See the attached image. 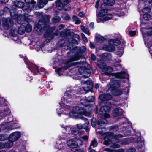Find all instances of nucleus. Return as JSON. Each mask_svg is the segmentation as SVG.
<instances>
[{
  "label": "nucleus",
  "instance_id": "37",
  "mask_svg": "<svg viewBox=\"0 0 152 152\" xmlns=\"http://www.w3.org/2000/svg\"><path fill=\"white\" fill-rule=\"evenodd\" d=\"M123 53V48L122 47L121 48H120V49H118L116 55H117L119 57H120L122 56Z\"/></svg>",
  "mask_w": 152,
  "mask_h": 152
},
{
  "label": "nucleus",
  "instance_id": "41",
  "mask_svg": "<svg viewBox=\"0 0 152 152\" xmlns=\"http://www.w3.org/2000/svg\"><path fill=\"white\" fill-rule=\"evenodd\" d=\"M61 18L59 17L56 16L53 18L52 21L53 23H55L59 22Z\"/></svg>",
  "mask_w": 152,
  "mask_h": 152
},
{
  "label": "nucleus",
  "instance_id": "10",
  "mask_svg": "<svg viewBox=\"0 0 152 152\" xmlns=\"http://www.w3.org/2000/svg\"><path fill=\"white\" fill-rule=\"evenodd\" d=\"M82 141L80 139L75 138L68 140L66 142L67 145L72 150L74 151L76 148L82 144Z\"/></svg>",
  "mask_w": 152,
  "mask_h": 152
},
{
  "label": "nucleus",
  "instance_id": "2",
  "mask_svg": "<svg viewBox=\"0 0 152 152\" xmlns=\"http://www.w3.org/2000/svg\"><path fill=\"white\" fill-rule=\"evenodd\" d=\"M104 137V144L106 145H108L112 143V141H115L116 143L113 142L111 147L113 148H118L120 147L119 144L120 140L119 138L123 137V136L118 134L113 136V133L112 132H107L104 133L103 135Z\"/></svg>",
  "mask_w": 152,
  "mask_h": 152
},
{
  "label": "nucleus",
  "instance_id": "48",
  "mask_svg": "<svg viewBox=\"0 0 152 152\" xmlns=\"http://www.w3.org/2000/svg\"><path fill=\"white\" fill-rule=\"evenodd\" d=\"M108 49H110L111 50L110 51H107L109 52L113 51L115 50V47L111 45H108Z\"/></svg>",
  "mask_w": 152,
  "mask_h": 152
},
{
  "label": "nucleus",
  "instance_id": "1",
  "mask_svg": "<svg viewBox=\"0 0 152 152\" xmlns=\"http://www.w3.org/2000/svg\"><path fill=\"white\" fill-rule=\"evenodd\" d=\"M91 112H87L86 110L83 109L79 107H74L72 108V111L69 113V116L72 118H76L81 119L84 121L85 122L84 127L82 124H79L77 125V129H85L89 125V122L88 120L83 117H82L81 115H83L85 116H88L91 114Z\"/></svg>",
  "mask_w": 152,
  "mask_h": 152
},
{
  "label": "nucleus",
  "instance_id": "53",
  "mask_svg": "<svg viewBox=\"0 0 152 152\" xmlns=\"http://www.w3.org/2000/svg\"><path fill=\"white\" fill-rule=\"evenodd\" d=\"M95 119L94 118H93L91 120V124L92 126L93 127H94L95 126Z\"/></svg>",
  "mask_w": 152,
  "mask_h": 152
},
{
  "label": "nucleus",
  "instance_id": "61",
  "mask_svg": "<svg viewBox=\"0 0 152 152\" xmlns=\"http://www.w3.org/2000/svg\"><path fill=\"white\" fill-rule=\"evenodd\" d=\"M12 39H13V40H14V41H15V40H17L18 39V37L16 36H12Z\"/></svg>",
  "mask_w": 152,
  "mask_h": 152
},
{
  "label": "nucleus",
  "instance_id": "51",
  "mask_svg": "<svg viewBox=\"0 0 152 152\" xmlns=\"http://www.w3.org/2000/svg\"><path fill=\"white\" fill-rule=\"evenodd\" d=\"M81 35L82 38L83 39V41L85 42H88V40L87 39V38L85 35L83 34L82 33L81 34Z\"/></svg>",
  "mask_w": 152,
  "mask_h": 152
},
{
  "label": "nucleus",
  "instance_id": "35",
  "mask_svg": "<svg viewBox=\"0 0 152 152\" xmlns=\"http://www.w3.org/2000/svg\"><path fill=\"white\" fill-rule=\"evenodd\" d=\"M81 28L82 31L88 35H90V33L89 32L88 29L86 27L83 26H81Z\"/></svg>",
  "mask_w": 152,
  "mask_h": 152
},
{
  "label": "nucleus",
  "instance_id": "18",
  "mask_svg": "<svg viewBox=\"0 0 152 152\" xmlns=\"http://www.w3.org/2000/svg\"><path fill=\"white\" fill-rule=\"evenodd\" d=\"M94 98L93 96H90L87 98H85L81 99L80 100V103L81 104L85 106L86 108H84L82 107H80V108L86 110V111L88 107L87 106V104H86V103L88 102H92L94 101Z\"/></svg>",
  "mask_w": 152,
  "mask_h": 152
},
{
  "label": "nucleus",
  "instance_id": "57",
  "mask_svg": "<svg viewBox=\"0 0 152 152\" xmlns=\"http://www.w3.org/2000/svg\"><path fill=\"white\" fill-rule=\"evenodd\" d=\"M5 148L4 143L3 142H0V149Z\"/></svg>",
  "mask_w": 152,
  "mask_h": 152
},
{
  "label": "nucleus",
  "instance_id": "55",
  "mask_svg": "<svg viewBox=\"0 0 152 152\" xmlns=\"http://www.w3.org/2000/svg\"><path fill=\"white\" fill-rule=\"evenodd\" d=\"M130 35L132 36H134L136 35V32L135 31H131L129 32Z\"/></svg>",
  "mask_w": 152,
  "mask_h": 152
},
{
  "label": "nucleus",
  "instance_id": "12",
  "mask_svg": "<svg viewBox=\"0 0 152 152\" xmlns=\"http://www.w3.org/2000/svg\"><path fill=\"white\" fill-rule=\"evenodd\" d=\"M70 2V0H59L56 2V6L59 10H61L64 9L65 10H70V8L68 7L66 8L65 6L68 4Z\"/></svg>",
  "mask_w": 152,
  "mask_h": 152
},
{
  "label": "nucleus",
  "instance_id": "24",
  "mask_svg": "<svg viewBox=\"0 0 152 152\" xmlns=\"http://www.w3.org/2000/svg\"><path fill=\"white\" fill-rule=\"evenodd\" d=\"M111 94L115 96L121 95L123 94V92L122 90L116 89V88L111 90Z\"/></svg>",
  "mask_w": 152,
  "mask_h": 152
},
{
  "label": "nucleus",
  "instance_id": "62",
  "mask_svg": "<svg viewBox=\"0 0 152 152\" xmlns=\"http://www.w3.org/2000/svg\"><path fill=\"white\" fill-rule=\"evenodd\" d=\"M64 16H65V17L64 18V19L65 20H68L70 18V17L68 15H66Z\"/></svg>",
  "mask_w": 152,
  "mask_h": 152
},
{
  "label": "nucleus",
  "instance_id": "45",
  "mask_svg": "<svg viewBox=\"0 0 152 152\" xmlns=\"http://www.w3.org/2000/svg\"><path fill=\"white\" fill-rule=\"evenodd\" d=\"M67 39H66L65 40H62L59 43L60 45L61 46H66V42H67Z\"/></svg>",
  "mask_w": 152,
  "mask_h": 152
},
{
  "label": "nucleus",
  "instance_id": "26",
  "mask_svg": "<svg viewBox=\"0 0 152 152\" xmlns=\"http://www.w3.org/2000/svg\"><path fill=\"white\" fill-rule=\"evenodd\" d=\"M10 113V111L8 108H7L5 110L3 111L0 112V119H2L5 115H9Z\"/></svg>",
  "mask_w": 152,
  "mask_h": 152
},
{
  "label": "nucleus",
  "instance_id": "60",
  "mask_svg": "<svg viewBox=\"0 0 152 152\" xmlns=\"http://www.w3.org/2000/svg\"><path fill=\"white\" fill-rule=\"evenodd\" d=\"M90 48L91 49H93L94 48V45L93 43L90 42Z\"/></svg>",
  "mask_w": 152,
  "mask_h": 152
},
{
  "label": "nucleus",
  "instance_id": "23",
  "mask_svg": "<svg viewBox=\"0 0 152 152\" xmlns=\"http://www.w3.org/2000/svg\"><path fill=\"white\" fill-rule=\"evenodd\" d=\"M28 67L31 72L34 73V75L39 72L37 66L35 65L32 64H30L28 65Z\"/></svg>",
  "mask_w": 152,
  "mask_h": 152
},
{
  "label": "nucleus",
  "instance_id": "52",
  "mask_svg": "<svg viewBox=\"0 0 152 152\" xmlns=\"http://www.w3.org/2000/svg\"><path fill=\"white\" fill-rule=\"evenodd\" d=\"M103 49L105 51H110L111 50L110 49H108V45H104L102 47Z\"/></svg>",
  "mask_w": 152,
  "mask_h": 152
},
{
  "label": "nucleus",
  "instance_id": "42",
  "mask_svg": "<svg viewBox=\"0 0 152 152\" xmlns=\"http://www.w3.org/2000/svg\"><path fill=\"white\" fill-rule=\"evenodd\" d=\"M79 132V130L75 127L73 128L71 130V133L75 135L77 134Z\"/></svg>",
  "mask_w": 152,
  "mask_h": 152
},
{
  "label": "nucleus",
  "instance_id": "13",
  "mask_svg": "<svg viewBox=\"0 0 152 152\" xmlns=\"http://www.w3.org/2000/svg\"><path fill=\"white\" fill-rule=\"evenodd\" d=\"M78 71L80 74L84 75L81 77V80H82L84 78L88 77L90 75V70L83 66L80 67Z\"/></svg>",
  "mask_w": 152,
  "mask_h": 152
},
{
  "label": "nucleus",
  "instance_id": "3",
  "mask_svg": "<svg viewBox=\"0 0 152 152\" xmlns=\"http://www.w3.org/2000/svg\"><path fill=\"white\" fill-rule=\"evenodd\" d=\"M75 92L72 91H67L64 94L65 97L61 99V103L59 102V107L56 108V111L58 115L62 113L64 110L69 107L65 104L68 102V99L74 98L75 97Z\"/></svg>",
  "mask_w": 152,
  "mask_h": 152
},
{
  "label": "nucleus",
  "instance_id": "29",
  "mask_svg": "<svg viewBox=\"0 0 152 152\" xmlns=\"http://www.w3.org/2000/svg\"><path fill=\"white\" fill-rule=\"evenodd\" d=\"M104 151L108 152H124V151L123 149H118L117 151H113L110 149V148H107L104 149Z\"/></svg>",
  "mask_w": 152,
  "mask_h": 152
},
{
  "label": "nucleus",
  "instance_id": "32",
  "mask_svg": "<svg viewBox=\"0 0 152 152\" xmlns=\"http://www.w3.org/2000/svg\"><path fill=\"white\" fill-rule=\"evenodd\" d=\"M72 19L75 24H79L81 23V21L79 18L76 16H73Z\"/></svg>",
  "mask_w": 152,
  "mask_h": 152
},
{
  "label": "nucleus",
  "instance_id": "6",
  "mask_svg": "<svg viewBox=\"0 0 152 152\" xmlns=\"http://www.w3.org/2000/svg\"><path fill=\"white\" fill-rule=\"evenodd\" d=\"M110 110V107L108 106H104L101 107L100 111L102 113L101 118L98 121V125L100 127L102 124H104L107 123V121L106 119L110 117V115L108 113Z\"/></svg>",
  "mask_w": 152,
  "mask_h": 152
},
{
  "label": "nucleus",
  "instance_id": "25",
  "mask_svg": "<svg viewBox=\"0 0 152 152\" xmlns=\"http://www.w3.org/2000/svg\"><path fill=\"white\" fill-rule=\"evenodd\" d=\"M126 10L124 8L121 9H118V10L114 12V14L117 16H123L124 15V11Z\"/></svg>",
  "mask_w": 152,
  "mask_h": 152
},
{
  "label": "nucleus",
  "instance_id": "44",
  "mask_svg": "<svg viewBox=\"0 0 152 152\" xmlns=\"http://www.w3.org/2000/svg\"><path fill=\"white\" fill-rule=\"evenodd\" d=\"M143 14V18L145 20H148L151 18V16L148 14Z\"/></svg>",
  "mask_w": 152,
  "mask_h": 152
},
{
  "label": "nucleus",
  "instance_id": "36",
  "mask_svg": "<svg viewBox=\"0 0 152 152\" xmlns=\"http://www.w3.org/2000/svg\"><path fill=\"white\" fill-rule=\"evenodd\" d=\"M110 44L117 45L120 43V42L118 40H110L109 41Z\"/></svg>",
  "mask_w": 152,
  "mask_h": 152
},
{
  "label": "nucleus",
  "instance_id": "8",
  "mask_svg": "<svg viewBox=\"0 0 152 152\" xmlns=\"http://www.w3.org/2000/svg\"><path fill=\"white\" fill-rule=\"evenodd\" d=\"M81 57V55L78 53L72 57L71 58L66 62V66H65L63 68H58L56 70V72L59 75H62L61 72H63V70H66L72 65V62L79 59Z\"/></svg>",
  "mask_w": 152,
  "mask_h": 152
},
{
  "label": "nucleus",
  "instance_id": "19",
  "mask_svg": "<svg viewBox=\"0 0 152 152\" xmlns=\"http://www.w3.org/2000/svg\"><path fill=\"white\" fill-rule=\"evenodd\" d=\"M20 135L21 134L20 132H15L11 133L9 136V138L10 140L13 142L19 139Z\"/></svg>",
  "mask_w": 152,
  "mask_h": 152
},
{
  "label": "nucleus",
  "instance_id": "59",
  "mask_svg": "<svg viewBox=\"0 0 152 152\" xmlns=\"http://www.w3.org/2000/svg\"><path fill=\"white\" fill-rule=\"evenodd\" d=\"M60 35L61 37H64L66 36L67 34L63 31L61 33Z\"/></svg>",
  "mask_w": 152,
  "mask_h": 152
},
{
  "label": "nucleus",
  "instance_id": "7",
  "mask_svg": "<svg viewBox=\"0 0 152 152\" xmlns=\"http://www.w3.org/2000/svg\"><path fill=\"white\" fill-rule=\"evenodd\" d=\"M10 12V14L12 18L14 19H17L18 23L19 24H22L23 23L22 21H26L28 22L30 21L32 19V16L28 14H25L23 15L21 14L18 15L16 13H12V11Z\"/></svg>",
  "mask_w": 152,
  "mask_h": 152
},
{
  "label": "nucleus",
  "instance_id": "34",
  "mask_svg": "<svg viewBox=\"0 0 152 152\" xmlns=\"http://www.w3.org/2000/svg\"><path fill=\"white\" fill-rule=\"evenodd\" d=\"M32 29V26L29 24H27L25 27V31L27 32H30L31 31Z\"/></svg>",
  "mask_w": 152,
  "mask_h": 152
},
{
  "label": "nucleus",
  "instance_id": "30",
  "mask_svg": "<svg viewBox=\"0 0 152 152\" xmlns=\"http://www.w3.org/2000/svg\"><path fill=\"white\" fill-rule=\"evenodd\" d=\"M13 145V142L10 140L9 138V141L4 144L5 148H9L11 147Z\"/></svg>",
  "mask_w": 152,
  "mask_h": 152
},
{
  "label": "nucleus",
  "instance_id": "28",
  "mask_svg": "<svg viewBox=\"0 0 152 152\" xmlns=\"http://www.w3.org/2000/svg\"><path fill=\"white\" fill-rule=\"evenodd\" d=\"M103 4L106 5H112L115 3L114 0H103Z\"/></svg>",
  "mask_w": 152,
  "mask_h": 152
},
{
  "label": "nucleus",
  "instance_id": "64",
  "mask_svg": "<svg viewBox=\"0 0 152 152\" xmlns=\"http://www.w3.org/2000/svg\"><path fill=\"white\" fill-rule=\"evenodd\" d=\"M88 137L87 136H83L82 137V139L85 140H88Z\"/></svg>",
  "mask_w": 152,
  "mask_h": 152
},
{
  "label": "nucleus",
  "instance_id": "5",
  "mask_svg": "<svg viewBox=\"0 0 152 152\" xmlns=\"http://www.w3.org/2000/svg\"><path fill=\"white\" fill-rule=\"evenodd\" d=\"M26 5L24 6L23 2L20 1L19 0H16L14 2V5L15 7L19 8L23 7V10L29 12L31 10L34 9L35 6V3L33 0H25Z\"/></svg>",
  "mask_w": 152,
  "mask_h": 152
},
{
  "label": "nucleus",
  "instance_id": "17",
  "mask_svg": "<svg viewBox=\"0 0 152 152\" xmlns=\"http://www.w3.org/2000/svg\"><path fill=\"white\" fill-rule=\"evenodd\" d=\"M123 112L122 109L121 108H116L114 109L113 114L114 117L116 119H119L121 118Z\"/></svg>",
  "mask_w": 152,
  "mask_h": 152
},
{
  "label": "nucleus",
  "instance_id": "15",
  "mask_svg": "<svg viewBox=\"0 0 152 152\" xmlns=\"http://www.w3.org/2000/svg\"><path fill=\"white\" fill-rule=\"evenodd\" d=\"M108 86L111 90L115 89L120 87L119 81L114 78H113L110 80L109 83L108 85Z\"/></svg>",
  "mask_w": 152,
  "mask_h": 152
},
{
  "label": "nucleus",
  "instance_id": "22",
  "mask_svg": "<svg viewBox=\"0 0 152 152\" xmlns=\"http://www.w3.org/2000/svg\"><path fill=\"white\" fill-rule=\"evenodd\" d=\"M134 142H136L139 148L141 147L144 145V140L143 138L139 137L137 139L134 138Z\"/></svg>",
  "mask_w": 152,
  "mask_h": 152
},
{
  "label": "nucleus",
  "instance_id": "54",
  "mask_svg": "<svg viewBox=\"0 0 152 152\" xmlns=\"http://www.w3.org/2000/svg\"><path fill=\"white\" fill-rule=\"evenodd\" d=\"M135 151L136 150L134 148H131L128 150L127 152H135Z\"/></svg>",
  "mask_w": 152,
  "mask_h": 152
},
{
  "label": "nucleus",
  "instance_id": "31",
  "mask_svg": "<svg viewBox=\"0 0 152 152\" xmlns=\"http://www.w3.org/2000/svg\"><path fill=\"white\" fill-rule=\"evenodd\" d=\"M25 31V27L23 26H21L18 29V32L20 35L23 34Z\"/></svg>",
  "mask_w": 152,
  "mask_h": 152
},
{
  "label": "nucleus",
  "instance_id": "9",
  "mask_svg": "<svg viewBox=\"0 0 152 152\" xmlns=\"http://www.w3.org/2000/svg\"><path fill=\"white\" fill-rule=\"evenodd\" d=\"M99 17L97 18V22L108 20L112 18V14L108 12L106 10H103L99 12L98 14Z\"/></svg>",
  "mask_w": 152,
  "mask_h": 152
},
{
  "label": "nucleus",
  "instance_id": "49",
  "mask_svg": "<svg viewBox=\"0 0 152 152\" xmlns=\"http://www.w3.org/2000/svg\"><path fill=\"white\" fill-rule=\"evenodd\" d=\"M61 127L63 128L64 129L66 132H70L71 129L70 127L68 126H66L65 127H64L63 126H61Z\"/></svg>",
  "mask_w": 152,
  "mask_h": 152
},
{
  "label": "nucleus",
  "instance_id": "56",
  "mask_svg": "<svg viewBox=\"0 0 152 152\" xmlns=\"http://www.w3.org/2000/svg\"><path fill=\"white\" fill-rule=\"evenodd\" d=\"M90 59L92 61H94L95 60L96 56L94 54H92L91 55Z\"/></svg>",
  "mask_w": 152,
  "mask_h": 152
},
{
  "label": "nucleus",
  "instance_id": "58",
  "mask_svg": "<svg viewBox=\"0 0 152 152\" xmlns=\"http://www.w3.org/2000/svg\"><path fill=\"white\" fill-rule=\"evenodd\" d=\"M85 13L83 12H81L78 14V15L81 17H83L84 16Z\"/></svg>",
  "mask_w": 152,
  "mask_h": 152
},
{
  "label": "nucleus",
  "instance_id": "50",
  "mask_svg": "<svg viewBox=\"0 0 152 152\" xmlns=\"http://www.w3.org/2000/svg\"><path fill=\"white\" fill-rule=\"evenodd\" d=\"M129 142V141L127 140H124L123 141L121 142V144L122 145H125L128 144Z\"/></svg>",
  "mask_w": 152,
  "mask_h": 152
},
{
  "label": "nucleus",
  "instance_id": "20",
  "mask_svg": "<svg viewBox=\"0 0 152 152\" xmlns=\"http://www.w3.org/2000/svg\"><path fill=\"white\" fill-rule=\"evenodd\" d=\"M116 78H128L129 77V75L126 72L113 74Z\"/></svg>",
  "mask_w": 152,
  "mask_h": 152
},
{
  "label": "nucleus",
  "instance_id": "21",
  "mask_svg": "<svg viewBox=\"0 0 152 152\" xmlns=\"http://www.w3.org/2000/svg\"><path fill=\"white\" fill-rule=\"evenodd\" d=\"M99 98L102 101L108 100L111 99L112 96L110 94H102L99 96Z\"/></svg>",
  "mask_w": 152,
  "mask_h": 152
},
{
  "label": "nucleus",
  "instance_id": "40",
  "mask_svg": "<svg viewBox=\"0 0 152 152\" xmlns=\"http://www.w3.org/2000/svg\"><path fill=\"white\" fill-rule=\"evenodd\" d=\"M150 9L148 7H146L143 9L142 12V14H148L150 12Z\"/></svg>",
  "mask_w": 152,
  "mask_h": 152
},
{
  "label": "nucleus",
  "instance_id": "16",
  "mask_svg": "<svg viewBox=\"0 0 152 152\" xmlns=\"http://www.w3.org/2000/svg\"><path fill=\"white\" fill-rule=\"evenodd\" d=\"M2 22L3 26L6 29H8L10 26L12 25L13 23L12 20L9 18L3 19Z\"/></svg>",
  "mask_w": 152,
  "mask_h": 152
},
{
  "label": "nucleus",
  "instance_id": "38",
  "mask_svg": "<svg viewBox=\"0 0 152 152\" xmlns=\"http://www.w3.org/2000/svg\"><path fill=\"white\" fill-rule=\"evenodd\" d=\"M7 138L8 136L6 134H0V141H5L7 140Z\"/></svg>",
  "mask_w": 152,
  "mask_h": 152
},
{
  "label": "nucleus",
  "instance_id": "47",
  "mask_svg": "<svg viewBox=\"0 0 152 152\" xmlns=\"http://www.w3.org/2000/svg\"><path fill=\"white\" fill-rule=\"evenodd\" d=\"M110 129L114 132H116L118 130V127L117 126H112L110 127Z\"/></svg>",
  "mask_w": 152,
  "mask_h": 152
},
{
  "label": "nucleus",
  "instance_id": "4",
  "mask_svg": "<svg viewBox=\"0 0 152 152\" xmlns=\"http://www.w3.org/2000/svg\"><path fill=\"white\" fill-rule=\"evenodd\" d=\"M50 17L49 16L45 15L43 16L42 20H39L38 24L35 27V30L39 33L41 32L42 30H47L48 31L52 29L50 28L49 25V22ZM50 31L52 32V30L51 29Z\"/></svg>",
  "mask_w": 152,
  "mask_h": 152
},
{
  "label": "nucleus",
  "instance_id": "14",
  "mask_svg": "<svg viewBox=\"0 0 152 152\" xmlns=\"http://www.w3.org/2000/svg\"><path fill=\"white\" fill-rule=\"evenodd\" d=\"M81 83L84 85L83 89L84 91L88 92L91 91L93 88V83L90 80H88L87 81L83 82L82 81Z\"/></svg>",
  "mask_w": 152,
  "mask_h": 152
},
{
  "label": "nucleus",
  "instance_id": "27",
  "mask_svg": "<svg viewBox=\"0 0 152 152\" xmlns=\"http://www.w3.org/2000/svg\"><path fill=\"white\" fill-rule=\"evenodd\" d=\"M35 2V6L34 7V9L36 8V1H34ZM48 2L47 0H38V5L39 7L40 8H42L44 6L45 4H46Z\"/></svg>",
  "mask_w": 152,
  "mask_h": 152
},
{
  "label": "nucleus",
  "instance_id": "33",
  "mask_svg": "<svg viewBox=\"0 0 152 152\" xmlns=\"http://www.w3.org/2000/svg\"><path fill=\"white\" fill-rule=\"evenodd\" d=\"M96 41L98 42H102L104 40V38L100 35H98L96 37Z\"/></svg>",
  "mask_w": 152,
  "mask_h": 152
},
{
  "label": "nucleus",
  "instance_id": "63",
  "mask_svg": "<svg viewBox=\"0 0 152 152\" xmlns=\"http://www.w3.org/2000/svg\"><path fill=\"white\" fill-rule=\"evenodd\" d=\"M99 0H97L96 1V4L95 5V7L96 8H97L98 7V3H99Z\"/></svg>",
  "mask_w": 152,
  "mask_h": 152
},
{
  "label": "nucleus",
  "instance_id": "43",
  "mask_svg": "<svg viewBox=\"0 0 152 152\" xmlns=\"http://www.w3.org/2000/svg\"><path fill=\"white\" fill-rule=\"evenodd\" d=\"M64 145L65 144L64 143H58L57 144V145L56 146L57 149H61L63 148Z\"/></svg>",
  "mask_w": 152,
  "mask_h": 152
},
{
  "label": "nucleus",
  "instance_id": "11",
  "mask_svg": "<svg viewBox=\"0 0 152 152\" xmlns=\"http://www.w3.org/2000/svg\"><path fill=\"white\" fill-rule=\"evenodd\" d=\"M97 64L102 71L106 74L110 75L113 71V69L112 67L107 66L105 63L102 60L98 61Z\"/></svg>",
  "mask_w": 152,
  "mask_h": 152
},
{
  "label": "nucleus",
  "instance_id": "46",
  "mask_svg": "<svg viewBox=\"0 0 152 152\" xmlns=\"http://www.w3.org/2000/svg\"><path fill=\"white\" fill-rule=\"evenodd\" d=\"M102 56L104 58H110L111 57L110 54L107 53H104V54H102Z\"/></svg>",
  "mask_w": 152,
  "mask_h": 152
},
{
  "label": "nucleus",
  "instance_id": "39",
  "mask_svg": "<svg viewBox=\"0 0 152 152\" xmlns=\"http://www.w3.org/2000/svg\"><path fill=\"white\" fill-rule=\"evenodd\" d=\"M97 145V142L96 140L94 139L93 140H92L90 144V147H89V149H91V147L92 146L94 147H96Z\"/></svg>",
  "mask_w": 152,
  "mask_h": 152
}]
</instances>
